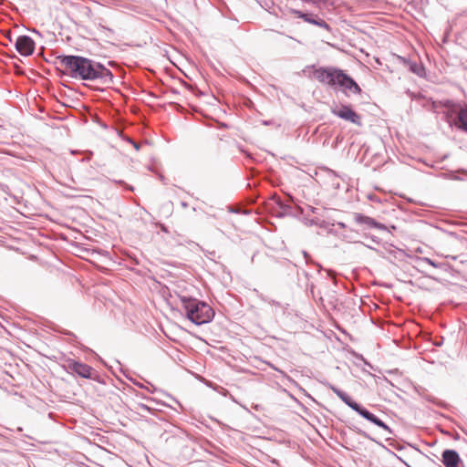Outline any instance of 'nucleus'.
I'll use <instances>...</instances> for the list:
<instances>
[{
  "mask_svg": "<svg viewBox=\"0 0 467 467\" xmlns=\"http://www.w3.org/2000/svg\"><path fill=\"white\" fill-rule=\"evenodd\" d=\"M186 317L195 325L209 323L214 317L213 309L205 302L196 298L179 295Z\"/></svg>",
  "mask_w": 467,
  "mask_h": 467,
  "instance_id": "7ed1b4c3",
  "label": "nucleus"
},
{
  "mask_svg": "<svg viewBox=\"0 0 467 467\" xmlns=\"http://www.w3.org/2000/svg\"><path fill=\"white\" fill-rule=\"evenodd\" d=\"M332 113L340 119L348 120L353 124L358 126L361 125V118L360 116L354 111L349 106L343 105L339 108H335L332 109Z\"/></svg>",
  "mask_w": 467,
  "mask_h": 467,
  "instance_id": "0eeeda50",
  "label": "nucleus"
},
{
  "mask_svg": "<svg viewBox=\"0 0 467 467\" xmlns=\"http://www.w3.org/2000/svg\"><path fill=\"white\" fill-rule=\"evenodd\" d=\"M446 257H451L453 260H456L458 256H455V255H446Z\"/></svg>",
  "mask_w": 467,
  "mask_h": 467,
  "instance_id": "f8f14e48",
  "label": "nucleus"
},
{
  "mask_svg": "<svg viewBox=\"0 0 467 467\" xmlns=\"http://www.w3.org/2000/svg\"><path fill=\"white\" fill-rule=\"evenodd\" d=\"M444 106L449 109L448 114L457 111V118L454 120V124L458 129L467 132V107L460 108L451 101H446Z\"/></svg>",
  "mask_w": 467,
  "mask_h": 467,
  "instance_id": "423d86ee",
  "label": "nucleus"
},
{
  "mask_svg": "<svg viewBox=\"0 0 467 467\" xmlns=\"http://www.w3.org/2000/svg\"><path fill=\"white\" fill-rule=\"evenodd\" d=\"M335 393L351 409L358 412L362 417L367 419L368 420L373 422L379 427H381L383 429H388L387 425L378 419L374 414L370 413L368 410L363 409L360 407L357 402H355L347 393L340 391V390H335Z\"/></svg>",
  "mask_w": 467,
  "mask_h": 467,
  "instance_id": "20e7f679",
  "label": "nucleus"
},
{
  "mask_svg": "<svg viewBox=\"0 0 467 467\" xmlns=\"http://www.w3.org/2000/svg\"><path fill=\"white\" fill-rule=\"evenodd\" d=\"M335 393L351 409L358 412L362 417L367 419L368 420L373 422L379 427H381L383 429H388L387 425L378 419L374 414L370 413L368 410L363 409L360 407L357 402H355L347 393L340 391V390H335Z\"/></svg>",
  "mask_w": 467,
  "mask_h": 467,
  "instance_id": "39448f33",
  "label": "nucleus"
},
{
  "mask_svg": "<svg viewBox=\"0 0 467 467\" xmlns=\"http://www.w3.org/2000/svg\"><path fill=\"white\" fill-rule=\"evenodd\" d=\"M441 457V462L445 467H464L463 462L454 450H445Z\"/></svg>",
  "mask_w": 467,
  "mask_h": 467,
  "instance_id": "1a4fd4ad",
  "label": "nucleus"
},
{
  "mask_svg": "<svg viewBox=\"0 0 467 467\" xmlns=\"http://www.w3.org/2000/svg\"><path fill=\"white\" fill-rule=\"evenodd\" d=\"M69 368L83 378H89L91 375V368L87 364L74 361L69 363Z\"/></svg>",
  "mask_w": 467,
  "mask_h": 467,
  "instance_id": "9b49d317",
  "label": "nucleus"
},
{
  "mask_svg": "<svg viewBox=\"0 0 467 467\" xmlns=\"http://www.w3.org/2000/svg\"><path fill=\"white\" fill-rule=\"evenodd\" d=\"M293 14L302 18L306 23L328 29V25L324 20L320 19L317 16H313L312 15L303 13L299 10H293Z\"/></svg>",
  "mask_w": 467,
  "mask_h": 467,
  "instance_id": "9d476101",
  "label": "nucleus"
},
{
  "mask_svg": "<svg viewBox=\"0 0 467 467\" xmlns=\"http://www.w3.org/2000/svg\"><path fill=\"white\" fill-rule=\"evenodd\" d=\"M15 46L18 53L22 56H30L35 50V42L27 36H20L16 38Z\"/></svg>",
  "mask_w": 467,
  "mask_h": 467,
  "instance_id": "6e6552de",
  "label": "nucleus"
},
{
  "mask_svg": "<svg viewBox=\"0 0 467 467\" xmlns=\"http://www.w3.org/2000/svg\"><path fill=\"white\" fill-rule=\"evenodd\" d=\"M313 77L320 83L327 84L330 87H340L345 93H361V88L356 81L341 69L320 67L314 70Z\"/></svg>",
  "mask_w": 467,
  "mask_h": 467,
  "instance_id": "f03ea898",
  "label": "nucleus"
},
{
  "mask_svg": "<svg viewBox=\"0 0 467 467\" xmlns=\"http://www.w3.org/2000/svg\"><path fill=\"white\" fill-rule=\"evenodd\" d=\"M58 63L62 72L72 78L79 80H95L105 78L112 80V73L101 64L79 56H59Z\"/></svg>",
  "mask_w": 467,
  "mask_h": 467,
  "instance_id": "f257e3e1",
  "label": "nucleus"
}]
</instances>
